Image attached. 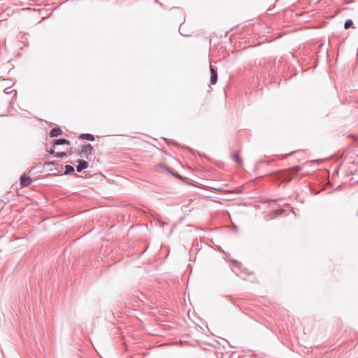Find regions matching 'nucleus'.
Returning a JSON list of instances; mask_svg holds the SVG:
<instances>
[{
	"label": "nucleus",
	"mask_w": 358,
	"mask_h": 358,
	"mask_svg": "<svg viewBox=\"0 0 358 358\" xmlns=\"http://www.w3.org/2000/svg\"><path fill=\"white\" fill-rule=\"evenodd\" d=\"M32 180L30 177L27 176L26 175H22L20 178V185L22 187H28L31 185Z\"/></svg>",
	"instance_id": "nucleus-3"
},
{
	"label": "nucleus",
	"mask_w": 358,
	"mask_h": 358,
	"mask_svg": "<svg viewBox=\"0 0 358 358\" xmlns=\"http://www.w3.org/2000/svg\"><path fill=\"white\" fill-rule=\"evenodd\" d=\"M74 171H75L74 168L72 166L66 165L64 174L69 175V174L74 173Z\"/></svg>",
	"instance_id": "nucleus-7"
},
{
	"label": "nucleus",
	"mask_w": 358,
	"mask_h": 358,
	"mask_svg": "<svg viewBox=\"0 0 358 358\" xmlns=\"http://www.w3.org/2000/svg\"><path fill=\"white\" fill-rule=\"evenodd\" d=\"M49 152H50V154H54V150H50V151H49Z\"/></svg>",
	"instance_id": "nucleus-13"
},
{
	"label": "nucleus",
	"mask_w": 358,
	"mask_h": 358,
	"mask_svg": "<svg viewBox=\"0 0 358 358\" xmlns=\"http://www.w3.org/2000/svg\"><path fill=\"white\" fill-rule=\"evenodd\" d=\"M353 24V22H352V20H347L344 24V28L345 29H348V28H350V27H352Z\"/></svg>",
	"instance_id": "nucleus-10"
},
{
	"label": "nucleus",
	"mask_w": 358,
	"mask_h": 358,
	"mask_svg": "<svg viewBox=\"0 0 358 358\" xmlns=\"http://www.w3.org/2000/svg\"><path fill=\"white\" fill-rule=\"evenodd\" d=\"M232 158L238 164H241V159L238 154H233Z\"/></svg>",
	"instance_id": "nucleus-9"
},
{
	"label": "nucleus",
	"mask_w": 358,
	"mask_h": 358,
	"mask_svg": "<svg viewBox=\"0 0 358 358\" xmlns=\"http://www.w3.org/2000/svg\"><path fill=\"white\" fill-rule=\"evenodd\" d=\"M70 142L64 138H59L54 142V145L69 144Z\"/></svg>",
	"instance_id": "nucleus-8"
},
{
	"label": "nucleus",
	"mask_w": 358,
	"mask_h": 358,
	"mask_svg": "<svg viewBox=\"0 0 358 358\" xmlns=\"http://www.w3.org/2000/svg\"><path fill=\"white\" fill-rule=\"evenodd\" d=\"M357 215H358V211H357Z\"/></svg>",
	"instance_id": "nucleus-14"
},
{
	"label": "nucleus",
	"mask_w": 358,
	"mask_h": 358,
	"mask_svg": "<svg viewBox=\"0 0 358 358\" xmlns=\"http://www.w3.org/2000/svg\"><path fill=\"white\" fill-rule=\"evenodd\" d=\"M78 164L76 167V170L78 173H80L83 170L87 169L89 166L88 163L85 160L78 159Z\"/></svg>",
	"instance_id": "nucleus-4"
},
{
	"label": "nucleus",
	"mask_w": 358,
	"mask_h": 358,
	"mask_svg": "<svg viewBox=\"0 0 358 358\" xmlns=\"http://www.w3.org/2000/svg\"><path fill=\"white\" fill-rule=\"evenodd\" d=\"M301 167L299 166H294L292 167L291 169H290V171L292 173H294L295 174H296L298 172L301 171Z\"/></svg>",
	"instance_id": "nucleus-11"
},
{
	"label": "nucleus",
	"mask_w": 358,
	"mask_h": 358,
	"mask_svg": "<svg viewBox=\"0 0 358 358\" xmlns=\"http://www.w3.org/2000/svg\"><path fill=\"white\" fill-rule=\"evenodd\" d=\"M66 155H67L66 153L64 152H57L55 154V157H59V158H64V157H66Z\"/></svg>",
	"instance_id": "nucleus-12"
},
{
	"label": "nucleus",
	"mask_w": 358,
	"mask_h": 358,
	"mask_svg": "<svg viewBox=\"0 0 358 358\" xmlns=\"http://www.w3.org/2000/svg\"><path fill=\"white\" fill-rule=\"evenodd\" d=\"M94 148L91 144L83 145L81 148V153L85 154L86 155H90L92 153Z\"/></svg>",
	"instance_id": "nucleus-2"
},
{
	"label": "nucleus",
	"mask_w": 358,
	"mask_h": 358,
	"mask_svg": "<svg viewBox=\"0 0 358 358\" xmlns=\"http://www.w3.org/2000/svg\"><path fill=\"white\" fill-rule=\"evenodd\" d=\"M79 138L82 140H87L90 141H94V136L91 134H82L79 136Z\"/></svg>",
	"instance_id": "nucleus-5"
},
{
	"label": "nucleus",
	"mask_w": 358,
	"mask_h": 358,
	"mask_svg": "<svg viewBox=\"0 0 358 358\" xmlns=\"http://www.w3.org/2000/svg\"><path fill=\"white\" fill-rule=\"evenodd\" d=\"M210 83L211 85H215L217 83V70L214 67L210 66Z\"/></svg>",
	"instance_id": "nucleus-1"
},
{
	"label": "nucleus",
	"mask_w": 358,
	"mask_h": 358,
	"mask_svg": "<svg viewBox=\"0 0 358 358\" xmlns=\"http://www.w3.org/2000/svg\"><path fill=\"white\" fill-rule=\"evenodd\" d=\"M62 134V130L59 127H55L53 128L50 131V136L51 137H56Z\"/></svg>",
	"instance_id": "nucleus-6"
}]
</instances>
